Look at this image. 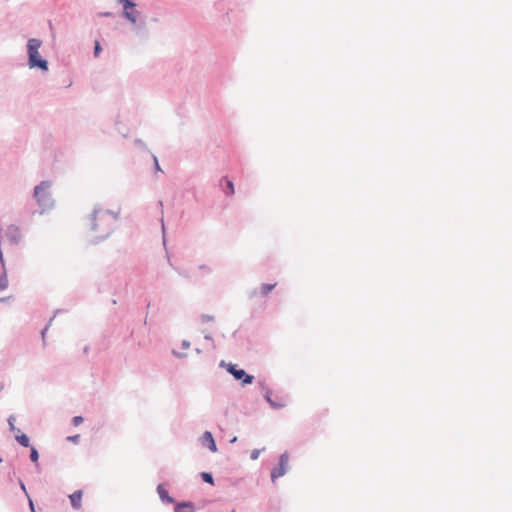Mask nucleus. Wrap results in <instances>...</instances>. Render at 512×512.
Wrapping results in <instances>:
<instances>
[{
    "label": "nucleus",
    "instance_id": "1",
    "mask_svg": "<svg viewBox=\"0 0 512 512\" xmlns=\"http://www.w3.org/2000/svg\"><path fill=\"white\" fill-rule=\"evenodd\" d=\"M116 216L109 211L103 209H97L94 211L91 219L90 226L95 232H99L97 238H103L107 236L113 228Z\"/></svg>",
    "mask_w": 512,
    "mask_h": 512
},
{
    "label": "nucleus",
    "instance_id": "2",
    "mask_svg": "<svg viewBox=\"0 0 512 512\" xmlns=\"http://www.w3.org/2000/svg\"><path fill=\"white\" fill-rule=\"evenodd\" d=\"M42 43L39 39L32 38L28 41L27 49L29 56V67L30 68H39L43 71L48 69V63L45 59L41 58L39 54V49Z\"/></svg>",
    "mask_w": 512,
    "mask_h": 512
},
{
    "label": "nucleus",
    "instance_id": "3",
    "mask_svg": "<svg viewBox=\"0 0 512 512\" xmlns=\"http://www.w3.org/2000/svg\"><path fill=\"white\" fill-rule=\"evenodd\" d=\"M49 188L50 183L46 181L35 187L34 195L38 203L43 207H47L51 204V198L48 191Z\"/></svg>",
    "mask_w": 512,
    "mask_h": 512
},
{
    "label": "nucleus",
    "instance_id": "4",
    "mask_svg": "<svg viewBox=\"0 0 512 512\" xmlns=\"http://www.w3.org/2000/svg\"><path fill=\"white\" fill-rule=\"evenodd\" d=\"M288 462L289 455L287 453H283L280 456L278 467L274 468L271 472L272 481H275L286 473Z\"/></svg>",
    "mask_w": 512,
    "mask_h": 512
},
{
    "label": "nucleus",
    "instance_id": "5",
    "mask_svg": "<svg viewBox=\"0 0 512 512\" xmlns=\"http://www.w3.org/2000/svg\"><path fill=\"white\" fill-rule=\"evenodd\" d=\"M227 371L231 373L235 379L243 380L244 384H250L253 381V376L248 375L243 369H237L236 365L228 364Z\"/></svg>",
    "mask_w": 512,
    "mask_h": 512
},
{
    "label": "nucleus",
    "instance_id": "6",
    "mask_svg": "<svg viewBox=\"0 0 512 512\" xmlns=\"http://www.w3.org/2000/svg\"><path fill=\"white\" fill-rule=\"evenodd\" d=\"M6 237H8L12 243L18 242L20 239L19 229L13 225L9 226L6 230Z\"/></svg>",
    "mask_w": 512,
    "mask_h": 512
},
{
    "label": "nucleus",
    "instance_id": "7",
    "mask_svg": "<svg viewBox=\"0 0 512 512\" xmlns=\"http://www.w3.org/2000/svg\"><path fill=\"white\" fill-rule=\"evenodd\" d=\"M83 492L81 490L75 491L73 494L69 496L70 502L73 508L80 509L82 502Z\"/></svg>",
    "mask_w": 512,
    "mask_h": 512
},
{
    "label": "nucleus",
    "instance_id": "8",
    "mask_svg": "<svg viewBox=\"0 0 512 512\" xmlns=\"http://www.w3.org/2000/svg\"><path fill=\"white\" fill-rule=\"evenodd\" d=\"M203 438H204L205 441H207V443H209V449L212 452H216L217 451V447H216V444H215V441L213 439L212 434L207 431V432L204 433Z\"/></svg>",
    "mask_w": 512,
    "mask_h": 512
},
{
    "label": "nucleus",
    "instance_id": "9",
    "mask_svg": "<svg viewBox=\"0 0 512 512\" xmlns=\"http://www.w3.org/2000/svg\"><path fill=\"white\" fill-rule=\"evenodd\" d=\"M134 4L127 2L125 5V15L126 17L131 20L133 23L136 22V16L132 14V11H129V8H133Z\"/></svg>",
    "mask_w": 512,
    "mask_h": 512
},
{
    "label": "nucleus",
    "instance_id": "10",
    "mask_svg": "<svg viewBox=\"0 0 512 512\" xmlns=\"http://www.w3.org/2000/svg\"><path fill=\"white\" fill-rule=\"evenodd\" d=\"M8 285H9V280L7 277V273L4 271L2 273V275L0 276V290L3 291L5 289H7Z\"/></svg>",
    "mask_w": 512,
    "mask_h": 512
},
{
    "label": "nucleus",
    "instance_id": "11",
    "mask_svg": "<svg viewBox=\"0 0 512 512\" xmlns=\"http://www.w3.org/2000/svg\"><path fill=\"white\" fill-rule=\"evenodd\" d=\"M275 286H276V283H274V284H263L260 287V293L265 296L268 293H270L274 289Z\"/></svg>",
    "mask_w": 512,
    "mask_h": 512
},
{
    "label": "nucleus",
    "instance_id": "12",
    "mask_svg": "<svg viewBox=\"0 0 512 512\" xmlns=\"http://www.w3.org/2000/svg\"><path fill=\"white\" fill-rule=\"evenodd\" d=\"M18 443L24 447H29L30 441L27 435L22 434L16 437Z\"/></svg>",
    "mask_w": 512,
    "mask_h": 512
},
{
    "label": "nucleus",
    "instance_id": "13",
    "mask_svg": "<svg viewBox=\"0 0 512 512\" xmlns=\"http://www.w3.org/2000/svg\"><path fill=\"white\" fill-rule=\"evenodd\" d=\"M265 398L266 400L271 404L272 407L274 408H282L285 406V403L284 402H274L272 399H271V396H270V393L267 392L266 395H265Z\"/></svg>",
    "mask_w": 512,
    "mask_h": 512
},
{
    "label": "nucleus",
    "instance_id": "14",
    "mask_svg": "<svg viewBox=\"0 0 512 512\" xmlns=\"http://www.w3.org/2000/svg\"><path fill=\"white\" fill-rule=\"evenodd\" d=\"M157 490H158V493H159L160 497L163 500L166 499L168 502H172L173 501L172 498H170L168 496L167 491L161 485L158 486Z\"/></svg>",
    "mask_w": 512,
    "mask_h": 512
},
{
    "label": "nucleus",
    "instance_id": "15",
    "mask_svg": "<svg viewBox=\"0 0 512 512\" xmlns=\"http://www.w3.org/2000/svg\"><path fill=\"white\" fill-rule=\"evenodd\" d=\"M186 508L189 509L190 512H193V510H194L193 509V505L190 502H185V503L178 504L176 506L175 510L177 512H179V511H181V509H186Z\"/></svg>",
    "mask_w": 512,
    "mask_h": 512
},
{
    "label": "nucleus",
    "instance_id": "16",
    "mask_svg": "<svg viewBox=\"0 0 512 512\" xmlns=\"http://www.w3.org/2000/svg\"><path fill=\"white\" fill-rule=\"evenodd\" d=\"M201 477H202V479H203L205 482H207V483H209V484H211V485H213V484H214L213 477H212V475H211L210 473L202 472V473H201Z\"/></svg>",
    "mask_w": 512,
    "mask_h": 512
},
{
    "label": "nucleus",
    "instance_id": "17",
    "mask_svg": "<svg viewBox=\"0 0 512 512\" xmlns=\"http://www.w3.org/2000/svg\"><path fill=\"white\" fill-rule=\"evenodd\" d=\"M227 192L228 195H233L235 193L234 184L231 180H226Z\"/></svg>",
    "mask_w": 512,
    "mask_h": 512
},
{
    "label": "nucleus",
    "instance_id": "18",
    "mask_svg": "<svg viewBox=\"0 0 512 512\" xmlns=\"http://www.w3.org/2000/svg\"><path fill=\"white\" fill-rule=\"evenodd\" d=\"M38 458H39V454H38L37 450L34 447H32L31 448V452H30V459L34 463H37L38 462Z\"/></svg>",
    "mask_w": 512,
    "mask_h": 512
},
{
    "label": "nucleus",
    "instance_id": "19",
    "mask_svg": "<svg viewBox=\"0 0 512 512\" xmlns=\"http://www.w3.org/2000/svg\"><path fill=\"white\" fill-rule=\"evenodd\" d=\"M83 422V417L81 416H75L73 419H72V423L74 426H78L80 425L81 423Z\"/></svg>",
    "mask_w": 512,
    "mask_h": 512
},
{
    "label": "nucleus",
    "instance_id": "20",
    "mask_svg": "<svg viewBox=\"0 0 512 512\" xmlns=\"http://www.w3.org/2000/svg\"><path fill=\"white\" fill-rule=\"evenodd\" d=\"M259 454H260V450L255 449V450H253V451L251 452V454H250V458H251L252 460H256V459H258Z\"/></svg>",
    "mask_w": 512,
    "mask_h": 512
},
{
    "label": "nucleus",
    "instance_id": "21",
    "mask_svg": "<svg viewBox=\"0 0 512 512\" xmlns=\"http://www.w3.org/2000/svg\"><path fill=\"white\" fill-rule=\"evenodd\" d=\"M100 51H101L100 43H99V41H96V42H95V48H94V54H95V56H98Z\"/></svg>",
    "mask_w": 512,
    "mask_h": 512
},
{
    "label": "nucleus",
    "instance_id": "22",
    "mask_svg": "<svg viewBox=\"0 0 512 512\" xmlns=\"http://www.w3.org/2000/svg\"><path fill=\"white\" fill-rule=\"evenodd\" d=\"M67 439H68L69 441L74 442V443H78V442H79V439H80V435L69 436Z\"/></svg>",
    "mask_w": 512,
    "mask_h": 512
},
{
    "label": "nucleus",
    "instance_id": "23",
    "mask_svg": "<svg viewBox=\"0 0 512 512\" xmlns=\"http://www.w3.org/2000/svg\"><path fill=\"white\" fill-rule=\"evenodd\" d=\"M199 269L204 270L205 272H210V267L207 265H201L199 266Z\"/></svg>",
    "mask_w": 512,
    "mask_h": 512
},
{
    "label": "nucleus",
    "instance_id": "24",
    "mask_svg": "<svg viewBox=\"0 0 512 512\" xmlns=\"http://www.w3.org/2000/svg\"><path fill=\"white\" fill-rule=\"evenodd\" d=\"M154 160H155L156 168L159 170V169H160V167H159L158 161H157V159H156V158H155Z\"/></svg>",
    "mask_w": 512,
    "mask_h": 512
},
{
    "label": "nucleus",
    "instance_id": "25",
    "mask_svg": "<svg viewBox=\"0 0 512 512\" xmlns=\"http://www.w3.org/2000/svg\"><path fill=\"white\" fill-rule=\"evenodd\" d=\"M46 331H47V327L42 331V337L43 338L45 337Z\"/></svg>",
    "mask_w": 512,
    "mask_h": 512
},
{
    "label": "nucleus",
    "instance_id": "26",
    "mask_svg": "<svg viewBox=\"0 0 512 512\" xmlns=\"http://www.w3.org/2000/svg\"><path fill=\"white\" fill-rule=\"evenodd\" d=\"M233 512H235V511H233Z\"/></svg>",
    "mask_w": 512,
    "mask_h": 512
}]
</instances>
